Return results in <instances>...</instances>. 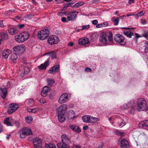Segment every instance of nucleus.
Segmentation results:
<instances>
[{"instance_id":"a211bd4d","label":"nucleus","mask_w":148,"mask_h":148,"mask_svg":"<svg viewBox=\"0 0 148 148\" xmlns=\"http://www.w3.org/2000/svg\"><path fill=\"white\" fill-rule=\"evenodd\" d=\"M134 102V100H131L127 103L125 104L123 106H121V108L122 110L128 108L132 106L133 105Z\"/></svg>"},{"instance_id":"bb28decb","label":"nucleus","mask_w":148,"mask_h":148,"mask_svg":"<svg viewBox=\"0 0 148 148\" xmlns=\"http://www.w3.org/2000/svg\"><path fill=\"white\" fill-rule=\"evenodd\" d=\"M9 33L12 35H13L18 33V31L16 27L10 28L8 30Z\"/></svg>"},{"instance_id":"473e14b6","label":"nucleus","mask_w":148,"mask_h":148,"mask_svg":"<svg viewBox=\"0 0 148 148\" xmlns=\"http://www.w3.org/2000/svg\"><path fill=\"white\" fill-rule=\"evenodd\" d=\"M25 103L29 106L34 105L35 101L33 99H27L25 101Z\"/></svg>"},{"instance_id":"f257e3e1","label":"nucleus","mask_w":148,"mask_h":148,"mask_svg":"<svg viewBox=\"0 0 148 148\" xmlns=\"http://www.w3.org/2000/svg\"><path fill=\"white\" fill-rule=\"evenodd\" d=\"M99 40L105 46L111 45L113 41L112 33L110 32L108 35L105 32L101 33L99 36Z\"/></svg>"},{"instance_id":"39448f33","label":"nucleus","mask_w":148,"mask_h":148,"mask_svg":"<svg viewBox=\"0 0 148 148\" xmlns=\"http://www.w3.org/2000/svg\"><path fill=\"white\" fill-rule=\"evenodd\" d=\"M49 34V31L47 29L41 30L38 32V37L40 39L44 40L47 38Z\"/></svg>"},{"instance_id":"13d9d810","label":"nucleus","mask_w":148,"mask_h":148,"mask_svg":"<svg viewBox=\"0 0 148 148\" xmlns=\"http://www.w3.org/2000/svg\"><path fill=\"white\" fill-rule=\"evenodd\" d=\"M24 24H21L18 25V27L20 29L23 28L24 27Z\"/></svg>"},{"instance_id":"6e6552de","label":"nucleus","mask_w":148,"mask_h":148,"mask_svg":"<svg viewBox=\"0 0 148 148\" xmlns=\"http://www.w3.org/2000/svg\"><path fill=\"white\" fill-rule=\"evenodd\" d=\"M25 46L23 44L14 46L13 48L14 51L19 54L23 53L25 51Z\"/></svg>"},{"instance_id":"f3484780","label":"nucleus","mask_w":148,"mask_h":148,"mask_svg":"<svg viewBox=\"0 0 148 148\" xmlns=\"http://www.w3.org/2000/svg\"><path fill=\"white\" fill-rule=\"evenodd\" d=\"M69 127L72 130L76 132L80 133L81 131L79 126L75 124H70L69 125Z\"/></svg>"},{"instance_id":"4c0bfd02","label":"nucleus","mask_w":148,"mask_h":148,"mask_svg":"<svg viewBox=\"0 0 148 148\" xmlns=\"http://www.w3.org/2000/svg\"><path fill=\"white\" fill-rule=\"evenodd\" d=\"M108 25V23L107 22H105L103 23L97 24L96 25L97 28H100L103 27H106Z\"/></svg>"},{"instance_id":"ea45409f","label":"nucleus","mask_w":148,"mask_h":148,"mask_svg":"<svg viewBox=\"0 0 148 148\" xmlns=\"http://www.w3.org/2000/svg\"><path fill=\"white\" fill-rule=\"evenodd\" d=\"M47 82L48 85L49 86H52L54 84L55 82L53 79H47Z\"/></svg>"},{"instance_id":"49530a36","label":"nucleus","mask_w":148,"mask_h":148,"mask_svg":"<svg viewBox=\"0 0 148 148\" xmlns=\"http://www.w3.org/2000/svg\"><path fill=\"white\" fill-rule=\"evenodd\" d=\"M66 12H61L58 13V15L60 16H64V15H66Z\"/></svg>"},{"instance_id":"7ed1b4c3","label":"nucleus","mask_w":148,"mask_h":148,"mask_svg":"<svg viewBox=\"0 0 148 148\" xmlns=\"http://www.w3.org/2000/svg\"><path fill=\"white\" fill-rule=\"evenodd\" d=\"M29 34L27 32H24L15 36V40L18 43H22L27 40L29 38Z\"/></svg>"},{"instance_id":"4468645a","label":"nucleus","mask_w":148,"mask_h":148,"mask_svg":"<svg viewBox=\"0 0 148 148\" xmlns=\"http://www.w3.org/2000/svg\"><path fill=\"white\" fill-rule=\"evenodd\" d=\"M68 100V95L66 93L62 94L59 98L58 101L59 103L62 104L64 103Z\"/></svg>"},{"instance_id":"aec40b11","label":"nucleus","mask_w":148,"mask_h":148,"mask_svg":"<svg viewBox=\"0 0 148 148\" xmlns=\"http://www.w3.org/2000/svg\"><path fill=\"white\" fill-rule=\"evenodd\" d=\"M51 90L50 88L47 86H45L43 88L41 92V95L43 97H45L47 93Z\"/></svg>"},{"instance_id":"b1692460","label":"nucleus","mask_w":148,"mask_h":148,"mask_svg":"<svg viewBox=\"0 0 148 148\" xmlns=\"http://www.w3.org/2000/svg\"><path fill=\"white\" fill-rule=\"evenodd\" d=\"M0 37L2 40H6L8 38V34L5 32H1L0 33Z\"/></svg>"},{"instance_id":"20e7f679","label":"nucleus","mask_w":148,"mask_h":148,"mask_svg":"<svg viewBox=\"0 0 148 148\" xmlns=\"http://www.w3.org/2000/svg\"><path fill=\"white\" fill-rule=\"evenodd\" d=\"M19 134L21 138H25L27 135H30L32 134L31 129L27 127H24L19 130Z\"/></svg>"},{"instance_id":"864d4df0","label":"nucleus","mask_w":148,"mask_h":148,"mask_svg":"<svg viewBox=\"0 0 148 148\" xmlns=\"http://www.w3.org/2000/svg\"><path fill=\"white\" fill-rule=\"evenodd\" d=\"M85 71L86 72H90L92 71V69L90 68H86L85 69Z\"/></svg>"},{"instance_id":"4d7b16f0","label":"nucleus","mask_w":148,"mask_h":148,"mask_svg":"<svg viewBox=\"0 0 148 148\" xmlns=\"http://www.w3.org/2000/svg\"><path fill=\"white\" fill-rule=\"evenodd\" d=\"M73 45V43L72 42H69L68 43V45L69 46H72Z\"/></svg>"},{"instance_id":"774afa93","label":"nucleus","mask_w":148,"mask_h":148,"mask_svg":"<svg viewBox=\"0 0 148 148\" xmlns=\"http://www.w3.org/2000/svg\"><path fill=\"white\" fill-rule=\"evenodd\" d=\"M118 134L121 136H124V134L122 132H119L118 133Z\"/></svg>"},{"instance_id":"c9c22d12","label":"nucleus","mask_w":148,"mask_h":148,"mask_svg":"<svg viewBox=\"0 0 148 148\" xmlns=\"http://www.w3.org/2000/svg\"><path fill=\"white\" fill-rule=\"evenodd\" d=\"M18 58V55L16 53H14L11 54L10 59L11 60L14 61L16 60Z\"/></svg>"},{"instance_id":"7c9ffc66","label":"nucleus","mask_w":148,"mask_h":148,"mask_svg":"<svg viewBox=\"0 0 148 148\" xmlns=\"http://www.w3.org/2000/svg\"><path fill=\"white\" fill-rule=\"evenodd\" d=\"M90 116L88 115H85L82 117V119L83 122L86 123H90Z\"/></svg>"},{"instance_id":"423d86ee","label":"nucleus","mask_w":148,"mask_h":148,"mask_svg":"<svg viewBox=\"0 0 148 148\" xmlns=\"http://www.w3.org/2000/svg\"><path fill=\"white\" fill-rule=\"evenodd\" d=\"M114 39L116 42L121 45H124L126 44L124 37L120 34H116L114 36Z\"/></svg>"},{"instance_id":"cd10ccee","label":"nucleus","mask_w":148,"mask_h":148,"mask_svg":"<svg viewBox=\"0 0 148 148\" xmlns=\"http://www.w3.org/2000/svg\"><path fill=\"white\" fill-rule=\"evenodd\" d=\"M58 113V118L59 121L60 122H63L65 120V118L64 116V114Z\"/></svg>"},{"instance_id":"f704fd0d","label":"nucleus","mask_w":148,"mask_h":148,"mask_svg":"<svg viewBox=\"0 0 148 148\" xmlns=\"http://www.w3.org/2000/svg\"><path fill=\"white\" fill-rule=\"evenodd\" d=\"M46 55H47L51 57L52 59H55L56 58V54L54 51H51L47 53Z\"/></svg>"},{"instance_id":"3c124183","label":"nucleus","mask_w":148,"mask_h":148,"mask_svg":"<svg viewBox=\"0 0 148 148\" xmlns=\"http://www.w3.org/2000/svg\"><path fill=\"white\" fill-rule=\"evenodd\" d=\"M135 38H134V40H135V38H136V41H137V38H139L141 37V36H140L138 34L136 33L135 34Z\"/></svg>"},{"instance_id":"e433bc0d","label":"nucleus","mask_w":148,"mask_h":148,"mask_svg":"<svg viewBox=\"0 0 148 148\" xmlns=\"http://www.w3.org/2000/svg\"><path fill=\"white\" fill-rule=\"evenodd\" d=\"M90 123H95L99 121V119L97 118L93 117L90 116Z\"/></svg>"},{"instance_id":"0eeeda50","label":"nucleus","mask_w":148,"mask_h":148,"mask_svg":"<svg viewBox=\"0 0 148 148\" xmlns=\"http://www.w3.org/2000/svg\"><path fill=\"white\" fill-rule=\"evenodd\" d=\"M42 140L39 137H36L33 139V143L35 148H42Z\"/></svg>"},{"instance_id":"dca6fc26","label":"nucleus","mask_w":148,"mask_h":148,"mask_svg":"<svg viewBox=\"0 0 148 148\" xmlns=\"http://www.w3.org/2000/svg\"><path fill=\"white\" fill-rule=\"evenodd\" d=\"M119 144L121 148H129V144L126 139H123L120 140Z\"/></svg>"},{"instance_id":"5fc2aeb1","label":"nucleus","mask_w":148,"mask_h":148,"mask_svg":"<svg viewBox=\"0 0 148 148\" xmlns=\"http://www.w3.org/2000/svg\"><path fill=\"white\" fill-rule=\"evenodd\" d=\"M98 22V21L97 20H95L92 21V23L93 24L95 25L97 24Z\"/></svg>"},{"instance_id":"6e6d98bb","label":"nucleus","mask_w":148,"mask_h":148,"mask_svg":"<svg viewBox=\"0 0 148 148\" xmlns=\"http://www.w3.org/2000/svg\"><path fill=\"white\" fill-rule=\"evenodd\" d=\"M62 21L63 22H65L66 21V18L65 17H62L61 19Z\"/></svg>"},{"instance_id":"338daca9","label":"nucleus","mask_w":148,"mask_h":148,"mask_svg":"<svg viewBox=\"0 0 148 148\" xmlns=\"http://www.w3.org/2000/svg\"><path fill=\"white\" fill-rule=\"evenodd\" d=\"M125 17H126V16L125 15H124L121 16H120V17H118V18H119V19H123Z\"/></svg>"},{"instance_id":"5701e85b","label":"nucleus","mask_w":148,"mask_h":148,"mask_svg":"<svg viewBox=\"0 0 148 148\" xmlns=\"http://www.w3.org/2000/svg\"><path fill=\"white\" fill-rule=\"evenodd\" d=\"M4 123L7 126H13L14 124L11 123V119L8 117L6 118L4 120Z\"/></svg>"},{"instance_id":"c756f323","label":"nucleus","mask_w":148,"mask_h":148,"mask_svg":"<svg viewBox=\"0 0 148 148\" xmlns=\"http://www.w3.org/2000/svg\"><path fill=\"white\" fill-rule=\"evenodd\" d=\"M69 118L72 119H74L76 117L75 112L73 110H70L68 113Z\"/></svg>"},{"instance_id":"680f3d73","label":"nucleus","mask_w":148,"mask_h":148,"mask_svg":"<svg viewBox=\"0 0 148 148\" xmlns=\"http://www.w3.org/2000/svg\"><path fill=\"white\" fill-rule=\"evenodd\" d=\"M71 3H69L68 4H66L64 6V8H65V9H66L68 7H69V5H71Z\"/></svg>"},{"instance_id":"09e8293b","label":"nucleus","mask_w":148,"mask_h":148,"mask_svg":"<svg viewBox=\"0 0 148 148\" xmlns=\"http://www.w3.org/2000/svg\"><path fill=\"white\" fill-rule=\"evenodd\" d=\"M39 102L41 103H45L46 102L45 99L43 98H42L40 99Z\"/></svg>"},{"instance_id":"8fccbe9b","label":"nucleus","mask_w":148,"mask_h":148,"mask_svg":"<svg viewBox=\"0 0 148 148\" xmlns=\"http://www.w3.org/2000/svg\"><path fill=\"white\" fill-rule=\"evenodd\" d=\"M39 110V108H37L35 109H32V112L36 113Z\"/></svg>"},{"instance_id":"79ce46f5","label":"nucleus","mask_w":148,"mask_h":148,"mask_svg":"<svg viewBox=\"0 0 148 148\" xmlns=\"http://www.w3.org/2000/svg\"><path fill=\"white\" fill-rule=\"evenodd\" d=\"M46 148H56L55 145L51 143L47 144L45 145Z\"/></svg>"},{"instance_id":"c85d7f7f","label":"nucleus","mask_w":148,"mask_h":148,"mask_svg":"<svg viewBox=\"0 0 148 148\" xmlns=\"http://www.w3.org/2000/svg\"><path fill=\"white\" fill-rule=\"evenodd\" d=\"M139 126L143 127L144 126L148 127V120H145L141 121L139 123Z\"/></svg>"},{"instance_id":"de8ad7c7","label":"nucleus","mask_w":148,"mask_h":148,"mask_svg":"<svg viewBox=\"0 0 148 148\" xmlns=\"http://www.w3.org/2000/svg\"><path fill=\"white\" fill-rule=\"evenodd\" d=\"M90 27V25H82V30H83L85 29H88Z\"/></svg>"},{"instance_id":"f03ea898","label":"nucleus","mask_w":148,"mask_h":148,"mask_svg":"<svg viewBox=\"0 0 148 148\" xmlns=\"http://www.w3.org/2000/svg\"><path fill=\"white\" fill-rule=\"evenodd\" d=\"M137 109L138 111H146L148 109V107L146 100L143 98L138 99L137 102Z\"/></svg>"},{"instance_id":"a18cd8bd","label":"nucleus","mask_w":148,"mask_h":148,"mask_svg":"<svg viewBox=\"0 0 148 148\" xmlns=\"http://www.w3.org/2000/svg\"><path fill=\"white\" fill-rule=\"evenodd\" d=\"M143 36L147 39L148 40V32H144L143 34Z\"/></svg>"},{"instance_id":"0e129e2a","label":"nucleus","mask_w":148,"mask_h":148,"mask_svg":"<svg viewBox=\"0 0 148 148\" xmlns=\"http://www.w3.org/2000/svg\"><path fill=\"white\" fill-rule=\"evenodd\" d=\"M4 26V25L3 23V21H0V27H3Z\"/></svg>"},{"instance_id":"052dcab7","label":"nucleus","mask_w":148,"mask_h":148,"mask_svg":"<svg viewBox=\"0 0 148 148\" xmlns=\"http://www.w3.org/2000/svg\"><path fill=\"white\" fill-rule=\"evenodd\" d=\"M71 3H69L68 4H66L64 6V8H65V9H66L68 7H69V5H71Z\"/></svg>"},{"instance_id":"2f4dec72","label":"nucleus","mask_w":148,"mask_h":148,"mask_svg":"<svg viewBox=\"0 0 148 148\" xmlns=\"http://www.w3.org/2000/svg\"><path fill=\"white\" fill-rule=\"evenodd\" d=\"M123 34L125 36L129 38H131L132 36L134 34V33L130 30L124 32Z\"/></svg>"},{"instance_id":"4be33fe9","label":"nucleus","mask_w":148,"mask_h":148,"mask_svg":"<svg viewBox=\"0 0 148 148\" xmlns=\"http://www.w3.org/2000/svg\"><path fill=\"white\" fill-rule=\"evenodd\" d=\"M1 92L0 95L4 99H5L7 93V90L6 88H2L0 87Z\"/></svg>"},{"instance_id":"1a4fd4ad","label":"nucleus","mask_w":148,"mask_h":148,"mask_svg":"<svg viewBox=\"0 0 148 148\" xmlns=\"http://www.w3.org/2000/svg\"><path fill=\"white\" fill-rule=\"evenodd\" d=\"M59 41L58 37L55 36H50L48 39V42L51 45H53L58 43Z\"/></svg>"},{"instance_id":"6ab92c4d","label":"nucleus","mask_w":148,"mask_h":148,"mask_svg":"<svg viewBox=\"0 0 148 148\" xmlns=\"http://www.w3.org/2000/svg\"><path fill=\"white\" fill-rule=\"evenodd\" d=\"M78 43L79 45H84L89 44V41L88 38L85 37L79 39L78 41Z\"/></svg>"},{"instance_id":"603ef678","label":"nucleus","mask_w":148,"mask_h":148,"mask_svg":"<svg viewBox=\"0 0 148 148\" xmlns=\"http://www.w3.org/2000/svg\"><path fill=\"white\" fill-rule=\"evenodd\" d=\"M126 124V123L125 122H121L119 124V126L121 127H122Z\"/></svg>"},{"instance_id":"f8f14e48","label":"nucleus","mask_w":148,"mask_h":148,"mask_svg":"<svg viewBox=\"0 0 148 148\" xmlns=\"http://www.w3.org/2000/svg\"><path fill=\"white\" fill-rule=\"evenodd\" d=\"M61 141L62 144L69 145L71 143V140L69 137L65 134H63L61 136Z\"/></svg>"},{"instance_id":"58836bf2","label":"nucleus","mask_w":148,"mask_h":148,"mask_svg":"<svg viewBox=\"0 0 148 148\" xmlns=\"http://www.w3.org/2000/svg\"><path fill=\"white\" fill-rule=\"evenodd\" d=\"M25 120L27 123H29L33 120V119L31 116H29L25 117Z\"/></svg>"},{"instance_id":"393cba45","label":"nucleus","mask_w":148,"mask_h":148,"mask_svg":"<svg viewBox=\"0 0 148 148\" xmlns=\"http://www.w3.org/2000/svg\"><path fill=\"white\" fill-rule=\"evenodd\" d=\"M10 53L11 51L9 49H6L4 50L2 53L3 58L5 59L7 58Z\"/></svg>"},{"instance_id":"9d476101","label":"nucleus","mask_w":148,"mask_h":148,"mask_svg":"<svg viewBox=\"0 0 148 148\" xmlns=\"http://www.w3.org/2000/svg\"><path fill=\"white\" fill-rule=\"evenodd\" d=\"M78 12L75 11L70 12L68 14L67 18L69 21H74L77 17Z\"/></svg>"},{"instance_id":"69168bd1","label":"nucleus","mask_w":148,"mask_h":148,"mask_svg":"<svg viewBox=\"0 0 148 148\" xmlns=\"http://www.w3.org/2000/svg\"><path fill=\"white\" fill-rule=\"evenodd\" d=\"M134 0H129L128 1V3L130 4L132 3H134Z\"/></svg>"},{"instance_id":"72a5a7b5","label":"nucleus","mask_w":148,"mask_h":148,"mask_svg":"<svg viewBox=\"0 0 148 148\" xmlns=\"http://www.w3.org/2000/svg\"><path fill=\"white\" fill-rule=\"evenodd\" d=\"M57 146L58 148H70L68 145L62 144L61 143H58Z\"/></svg>"},{"instance_id":"c03bdc74","label":"nucleus","mask_w":148,"mask_h":148,"mask_svg":"<svg viewBox=\"0 0 148 148\" xmlns=\"http://www.w3.org/2000/svg\"><path fill=\"white\" fill-rule=\"evenodd\" d=\"M113 23L115 25H118L119 21V19L118 18H116L113 20Z\"/></svg>"},{"instance_id":"bf43d9fd","label":"nucleus","mask_w":148,"mask_h":148,"mask_svg":"<svg viewBox=\"0 0 148 148\" xmlns=\"http://www.w3.org/2000/svg\"><path fill=\"white\" fill-rule=\"evenodd\" d=\"M141 134L143 135V136H145V137H147V134H146V133H145V132H143L142 133V134Z\"/></svg>"},{"instance_id":"37998d69","label":"nucleus","mask_w":148,"mask_h":148,"mask_svg":"<svg viewBox=\"0 0 148 148\" xmlns=\"http://www.w3.org/2000/svg\"><path fill=\"white\" fill-rule=\"evenodd\" d=\"M145 12L144 11H141L138 12L136 15V16L137 17L136 18L137 19L138 17L142 16L145 14Z\"/></svg>"},{"instance_id":"412c9836","label":"nucleus","mask_w":148,"mask_h":148,"mask_svg":"<svg viewBox=\"0 0 148 148\" xmlns=\"http://www.w3.org/2000/svg\"><path fill=\"white\" fill-rule=\"evenodd\" d=\"M60 67L58 64L56 65L52 66L48 71L49 73H51L53 72H56L58 71Z\"/></svg>"},{"instance_id":"a19ab883","label":"nucleus","mask_w":148,"mask_h":148,"mask_svg":"<svg viewBox=\"0 0 148 148\" xmlns=\"http://www.w3.org/2000/svg\"><path fill=\"white\" fill-rule=\"evenodd\" d=\"M84 4V3L83 2H78L76 3L73 6V8H78L79 7L82 6Z\"/></svg>"},{"instance_id":"2eb2a0df","label":"nucleus","mask_w":148,"mask_h":148,"mask_svg":"<svg viewBox=\"0 0 148 148\" xmlns=\"http://www.w3.org/2000/svg\"><path fill=\"white\" fill-rule=\"evenodd\" d=\"M9 106L10 109L8 110V112L10 114L12 113L18 108V105L14 103H10Z\"/></svg>"},{"instance_id":"e2e57ef3","label":"nucleus","mask_w":148,"mask_h":148,"mask_svg":"<svg viewBox=\"0 0 148 148\" xmlns=\"http://www.w3.org/2000/svg\"><path fill=\"white\" fill-rule=\"evenodd\" d=\"M73 148H81L80 146L77 145H74L73 147Z\"/></svg>"},{"instance_id":"ddd939ff","label":"nucleus","mask_w":148,"mask_h":148,"mask_svg":"<svg viewBox=\"0 0 148 148\" xmlns=\"http://www.w3.org/2000/svg\"><path fill=\"white\" fill-rule=\"evenodd\" d=\"M67 109V105L66 104H62L58 107L57 110L58 113L64 114Z\"/></svg>"},{"instance_id":"9b49d317","label":"nucleus","mask_w":148,"mask_h":148,"mask_svg":"<svg viewBox=\"0 0 148 148\" xmlns=\"http://www.w3.org/2000/svg\"><path fill=\"white\" fill-rule=\"evenodd\" d=\"M140 47L142 52L145 53H148V42L146 41H143L141 43Z\"/></svg>"},{"instance_id":"a878e982","label":"nucleus","mask_w":148,"mask_h":148,"mask_svg":"<svg viewBox=\"0 0 148 148\" xmlns=\"http://www.w3.org/2000/svg\"><path fill=\"white\" fill-rule=\"evenodd\" d=\"M49 65L48 61H45L44 63L41 64L38 67L40 70L46 69L47 67Z\"/></svg>"}]
</instances>
